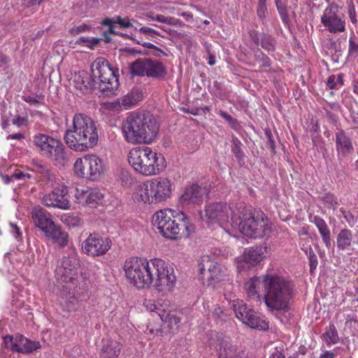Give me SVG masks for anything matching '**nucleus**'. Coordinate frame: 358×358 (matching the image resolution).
I'll use <instances>...</instances> for the list:
<instances>
[{"label":"nucleus","instance_id":"603ef678","mask_svg":"<svg viewBox=\"0 0 358 358\" xmlns=\"http://www.w3.org/2000/svg\"><path fill=\"white\" fill-rule=\"evenodd\" d=\"M90 29V27L89 25L86 24H82L78 26H74L70 29L69 32L71 35L76 36Z\"/></svg>","mask_w":358,"mask_h":358},{"label":"nucleus","instance_id":"0eeeda50","mask_svg":"<svg viewBox=\"0 0 358 358\" xmlns=\"http://www.w3.org/2000/svg\"><path fill=\"white\" fill-rule=\"evenodd\" d=\"M127 160L134 170L144 176L159 175L166 168L162 155L148 146L134 148L128 153Z\"/></svg>","mask_w":358,"mask_h":358},{"label":"nucleus","instance_id":"6e6d98bb","mask_svg":"<svg viewBox=\"0 0 358 358\" xmlns=\"http://www.w3.org/2000/svg\"><path fill=\"white\" fill-rule=\"evenodd\" d=\"M218 114L222 117H223L229 123V124L231 127H234L238 124V121L236 119H234L231 115L228 114L227 113H226L223 110H220Z\"/></svg>","mask_w":358,"mask_h":358},{"label":"nucleus","instance_id":"dca6fc26","mask_svg":"<svg viewBox=\"0 0 358 358\" xmlns=\"http://www.w3.org/2000/svg\"><path fill=\"white\" fill-rule=\"evenodd\" d=\"M321 23L328 32L336 34L346 31L345 16L339 10V6L331 2L327 5L322 12Z\"/></svg>","mask_w":358,"mask_h":358},{"label":"nucleus","instance_id":"b1692460","mask_svg":"<svg viewBox=\"0 0 358 358\" xmlns=\"http://www.w3.org/2000/svg\"><path fill=\"white\" fill-rule=\"evenodd\" d=\"M103 25L108 27V31L110 34H117L115 31L116 25L123 29L132 28L134 30L138 29V25L140 23L134 18H131L129 16H120L117 15L112 18L106 17L101 22Z\"/></svg>","mask_w":358,"mask_h":358},{"label":"nucleus","instance_id":"7c9ffc66","mask_svg":"<svg viewBox=\"0 0 358 358\" xmlns=\"http://www.w3.org/2000/svg\"><path fill=\"white\" fill-rule=\"evenodd\" d=\"M336 146L338 152L344 155L353 149L350 138L343 130H339L336 133Z\"/></svg>","mask_w":358,"mask_h":358},{"label":"nucleus","instance_id":"3c124183","mask_svg":"<svg viewBox=\"0 0 358 358\" xmlns=\"http://www.w3.org/2000/svg\"><path fill=\"white\" fill-rule=\"evenodd\" d=\"M241 143L238 139L233 141L231 152L237 159H241L243 157V152L241 150Z\"/></svg>","mask_w":358,"mask_h":358},{"label":"nucleus","instance_id":"680f3d73","mask_svg":"<svg viewBox=\"0 0 358 358\" xmlns=\"http://www.w3.org/2000/svg\"><path fill=\"white\" fill-rule=\"evenodd\" d=\"M308 239L301 240L299 242L301 249L306 253L308 254L310 250H313L311 246L308 244Z\"/></svg>","mask_w":358,"mask_h":358},{"label":"nucleus","instance_id":"e2e57ef3","mask_svg":"<svg viewBox=\"0 0 358 358\" xmlns=\"http://www.w3.org/2000/svg\"><path fill=\"white\" fill-rule=\"evenodd\" d=\"M265 135L267 138L270 148L273 151L275 150V145L271 131L270 130H266Z\"/></svg>","mask_w":358,"mask_h":358},{"label":"nucleus","instance_id":"f704fd0d","mask_svg":"<svg viewBox=\"0 0 358 358\" xmlns=\"http://www.w3.org/2000/svg\"><path fill=\"white\" fill-rule=\"evenodd\" d=\"M20 337L21 335H16L15 336L7 335L3 337V345L4 347L7 349H10L12 351L17 352L19 351V343H20Z\"/></svg>","mask_w":358,"mask_h":358},{"label":"nucleus","instance_id":"393cba45","mask_svg":"<svg viewBox=\"0 0 358 358\" xmlns=\"http://www.w3.org/2000/svg\"><path fill=\"white\" fill-rule=\"evenodd\" d=\"M207 194L206 189L197 185L187 187L180 196V201L183 205L199 204L203 202Z\"/></svg>","mask_w":358,"mask_h":358},{"label":"nucleus","instance_id":"0e129e2a","mask_svg":"<svg viewBox=\"0 0 358 358\" xmlns=\"http://www.w3.org/2000/svg\"><path fill=\"white\" fill-rule=\"evenodd\" d=\"M22 99L30 105H36L40 103V101L37 99L30 95L23 96Z\"/></svg>","mask_w":358,"mask_h":358},{"label":"nucleus","instance_id":"49530a36","mask_svg":"<svg viewBox=\"0 0 358 358\" xmlns=\"http://www.w3.org/2000/svg\"><path fill=\"white\" fill-rule=\"evenodd\" d=\"M32 177L31 173L28 172H24L20 169H15L14 173L12 174V178L16 180H27Z\"/></svg>","mask_w":358,"mask_h":358},{"label":"nucleus","instance_id":"bb28decb","mask_svg":"<svg viewBox=\"0 0 358 358\" xmlns=\"http://www.w3.org/2000/svg\"><path fill=\"white\" fill-rule=\"evenodd\" d=\"M74 87L81 94H86L94 87L96 80L85 71L76 73L71 78Z\"/></svg>","mask_w":358,"mask_h":358},{"label":"nucleus","instance_id":"aec40b11","mask_svg":"<svg viewBox=\"0 0 358 358\" xmlns=\"http://www.w3.org/2000/svg\"><path fill=\"white\" fill-rule=\"evenodd\" d=\"M233 208L225 203H215L206 206L205 217L210 223H218L221 227L227 224L232 215H236Z\"/></svg>","mask_w":358,"mask_h":358},{"label":"nucleus","instance_id":"423d86ee","mask_svg":"<svg viewBox=\"0 0 358 358\" xmlns=\"http://www.w3.org/2000/svg\"><path fill=\"white\" fill-rule=\"evenodd\" d=\"M176 187L168 177L160 176L138 185L134 194V199L144 204L156 205L170 199Z\"/></svg>","mask_w":358,"mask_h":358},{"label":"nucleus","instance_id":"8fccbe9b","mask_svg":"<svg viewBox=\"0 0 358 358\" xmlns=\"http://www.w3.org/2000/svg\"><path fill=\"white\" fill-rule=\"evenodd\" d=\"M255 57L257 60H259L262 63L263 67H268L271 66L270 59L260 50L257 52Z\"/></svg>","mask_w":358,"mask_h":358},{"label":"nucleus","instance_id":"79ce46f5","mask_svg":"<svg viewBox=\"0 0 358 358\" xmlns=\"http://www.w3.org/2000/svg\"><path fill=\"white\" fill-rule=\"evenodd\" d=\"M100 40L96 38H89V37H80L77 41L76 43L79 45H85L90 48H93L94 46L98 45Z\"/></svg>","mask_w":358,"mask_h":358},{"label":"nucleus","instance_id":"a18cd8bd","mask_svg":"<svg viewBox=\"0 0 358 358\" xmlns=\"http://www.w3.org/2000/svg\"><path fill=\"white\" fill-rule=\"evenodd\" d=\"M11 122L18 128L26 127L29 124V120L27 116L17 115L12 119Z\"/></svg>","mask_w":358,"mask_h":358},{"label":"nucleus","instance_id":"c85d7f7f","mask_svg":"<svg viewBox=\"0 0 358 358\" xmlns=\"http://www.w3.org/2000/svg\"><path fill=\"white\" fill-rule=\"evenodd\" d=\"M122 345L120 342L103 339L99 356L101 358H117L121 352Z\"/></svg>","mask_w":358,"mask_h":358},{"label":"nucleus","instance_id":"a19ab883","mask_svg":"<svg viewBox=\"0 0 358 358\" xmlns=\"http://www.w3.org/2000/svg\"><path fill=\"white\" fill-rule=\"evenodd\" d=\"M343 85V80L342 74L331 75L330 76L327 82V85L331 89H336L338 85L342 86Z\"/></svg>","mask_w":358,"mask_h":358},{"label":"nucleus","instance_id":"09e8293b","mask_svg":"<svg viewBox=\"0 0 358 358\" xmlns=\"http://www.w3.org/2000/svg\"><path fill=\"white\" fill-rule=\"evenodd\" d=\"M348 51L350 55L358 53V41L354 34L349 39Z\"/></svg>","mask_w":358,"mask_h":358},{"label":"nucleus","instance_id":"2eb2a0df","mask_svg":"<svg viewBox=\"0 0 358 358\" xmlns=\"http://www.w3.org/2000/svg\"><path fill=\"white\" fill-rule=\"evenodd\" d=\"M233 308L236 317L250 328L264 331L269 328V322L266 319L249 308L243 301H234Z\"/></svg>","mask_w":358,"mask_h":358},{"label":"nucleus","instance_id":"864d4df0","mask_svg":"<svg viewBox=\"0 0 358 358\" xmlns=\"http://www.w3.org/2000/svg\"><path fill=\"white\" fill-rule=\"evenodd\" d=\"M348 16H349V18H350L351 22L353 24H357V13H356L355 5L352 3V1H351L350 3L348 4Z\"/></svg>","mask_w":358,"mask_h":358},{"label":"nucleus","instance_id":"f257e3e1","mask_svg":"<svg viewBox=\"0 0 358 358\" xmlns=\"http://www.w3.org/2000/svg\"><path fill=\"white\" fill-rule=\"evenodd\" d=\"M265 288L264 300L271 310H284L289 308L293 297V285L289 280L275 274L254 276L245 282L244 289L248 296L257 302L262 299L261 291Z\"/></svg>","mask_w":358,"mask_h":358},{"label":"nucleus","instance_id":"4468645a","mask_svg":"<svg viewBox=\"0 0 358 358\" xmlns=\"http://www.w3.org/2000/svg\"><path fill=\"white\" fill-rule=\"evenodd\" d=\"M130 73L132 76L148 77L162 79L167 74L164 64L159 59L139 58L130 64Z\"/></svg>","mask_w":358,"mask_h":358},{"label":"nucleus","instance_id":"39448f33","mask_svg":"<svg viewBox=\"0 0 358 358\" xmlns=\"http://www.w3.org/2000/svg\"><path fill=\"white\" fill-rule=\"evenodd\" d=\"M237 211L236 215L231 217V223L243 235L255 239L270 235L271 222L263 211L246 206H240Z\"/></svg>","mask_w":358,"mask_h":358},{"label":"nucleus","instance_id":"c756f323","mask_svg":"<svg viewBox=\"0 0 358 358\" xmlns=\"http://www.w3.org/2000/svg\"><path fill=\"white\" fill-rule=\"evenodd\" d=\"M310 222L313 223L317 228L326 248H330L331 245V232L325 220L318 215H315L310 217Z\"/></svg>","mask_w":358,"mask_h":358},{"label":"nucleus","instance_id":"7ed1b4c3","mask_svg":"<svg viewBox=\"0 0 358 358\" xmlns=\"http://www.w3.org/2000/svg\"><path fill=\"white\" fill-rule=\"evenodd\" d=\"M158 131L159 125L156 120L149 113L131 112L122 123L124 139L132 145L151 143Z\"/></svg>","mask_w":358,"mask_h":358},{"label":"nucleus","instance_id":"6ab92c4d","mask_svg":"<svg viewBox=\"0 0 358 358\" xmlns=\"http://www.w3.org/2000/svg\"><path fill=\"white\" fill-rule=\"evenodd\" d=\"M269 248L266 244L256 245L245 248L241 256L237 258V268L240 271L245 267L256 266L267 256Z\"/></svg>","mask_w":358,"mask_h":358},{"label":"nucleus","instance_id":"a211bd4d","mask_svg":"<svg viewBox=\"0 0 358 358\" xmlns=\"http://www.w3.org/2000/svg\"><path fill=\"white\" fill-rule=\"evenodd\" d=\"M112 245L110 238L98 233L90 234L83 242L81 248L83 253L96 257L106 255Z\"/></svg>","mask_w":358,"mask_h":358},{"label":"nucleus","instance_id":"1a4fd4ad","mask_svg":"<svg viewBox=\"0 0 358 358\" xmlns=\"http://www.w3.org/2000/svg\"><path fill=\"white\" fill-rule=\"evenodd\" d=\"M31 215L35 226L42 231L46 237L60 247L67 245L68 234L55 223L50 213L42 207L37 206L32 209Z\"/></svg>","mask_w":358,"mask_h":358},{"label":"nucleus","instance_id":"f3484780","mask_svg":"<svg viewBox=\"0 0 358 358\" xmlns=\"http://www.w3.org/2000/svg\"><path fill=\"white\" fill-rule=\"evenodd\" d=\"M198 268L199 280L204 285L214 286L220 281L221 267L210 256H201L199 260Z\"/></svg>","mask_w":358,"mask_h":358},{"label":"nucleus","instance_id":"f03ea898","mask_svg":"<svg viewBox=\"0 0 358 358\" xmlns=\"http://www.w3.org/2000/svg\"><path fill=\"white\" fill-rule=\"evenodd\" d=\"M152 222L158 233L167 240L187 239L195 231L194 225L187 215L170 208L157 210Z\"/></svg>","mask_w":358,"mask_h":358},{"label":"nucleus","instance_id":"774afa93","mask_svg":"<svg viewBox=\"0 0 358 358\" xmlns=\"http://www.w3.org/2000/svg\"><path fill=\"white\" fill-rule=\"evenodd\" d=\"M320 358H335V355L331 351L326 350L320 355Z\"/></svg>","mask_w":358,"mask_h":358},{"label":"nucleus","instance_id":"9d476101","mask_svg":"<svg viewBox=\"0 0 358 358\" xmlns=\"http://www.w3.org/2000/svg\"><path fill=\"white\" fill-rule=\"evenodd\" d=\"M93 79L99 83V90L108 95L113 94L119 86V80L115 70L107 59L97 58L92 65Z\"/></svg>","mask_w":358,"mask_h":358},{"label":"nucleus","instance_id":"4d7b16f0","mask_svg":"<svg viewBox=\"0 0 358 358\" xmlns=\"http://www.w3.org/2000/svg\"><path fill=\"white\" fill-rule=\"evenodd\" d=\"M339 212L341 213L342 217L345 218L349 224H351L354 222V216L350 210H347L343 208H341L339 209Z\"/></svg>","mask_w":358,"mask_h":358},{"label":"nucleus","instance_id":"412c9836","mask_svg":"<svg viewBox=\"0 0 358 358\" xmlns=\"http://www.w3.org/2000/svg\"><path fill=\"white\" fill-rule=\"evenodd\" d=\"M80 267V260L75 249L68 256H64L60 266L56 268V275L64 282H71L76 278Z\"/></svg>","mask_w":358,"mask_h":358},{"label":"nucleus","instance_id":"20e7f679","mask_svg":"<svg viewBox=\"0 0 358 358\" xmlns=\"http://www.w3.org/2000/svg\"><path fill=\"white\" fill-rule=\"evenodd\" d=\"M64 138L69 148L76 152H85L94 148L99 139L95 122L84 113L75 114Z\"/></svg>","mask_w":358,"mask_h":358},{"label":"nucleus","instance_id":"4c0bfd02","mask_svg":"<svg viewBox=\"0 0 358 358\" xmlns=\"http://www.w3.org/2000/svg\"><path fill=\"white\" fill-rule=\"evenodd\" d=\"M322 200L326 208L333 209L334 210H336L339 205L338 198L330 192L325 194L322 196Z\"/></svg>","mask_w":358,"mask_h":358},{"label":"nucleus","instance_id":"37998d69","mask_svg":"<svg viewBox=\"0 0 358 358\" xmlns=\"http://www.w3.org/2000/svg\"><path fill=\"white\" fill-rule=\"evenodd\" d=\"M267 0H258L257 7V15L259 19L264 20L266 19L268 13V8L266 5Z\"/></svg>","mask_w":358,"mask_h":358},{"label":"nucleus","instance_id":"ea45409f","mask_svg":"<svg viewBox=\"0 0 358 358\" xmlns=\"http://www.w3.org/2000/svg\"><path fill=\"white\" fill-rule=\"evenodd\" d=\"M143 306L147 310L156 313L158 315V309H159V307L166 308V303H156L153 300L145 299Z\"/></svg>","mask_w":358,"mask_h":358},{"label":"nucleus","instance_id":"13d9d810","mask_svg":"<svg viewBox=\"0 0 358 358\" xmlns=\"http://www.w3.org/2000/svg\"><path fill=\"white\" fill-rule=\"evenodd\" d=\"M249 36L252 41L257 45H259V42L261 41V34L259 33L258 31L255 29H251L248 32Z\"/></svg>","mask_w":358,"mask_h":358},{"label":"nucleus","instance_id":"69168bd1","mask_svg":"<svg viewBox=\"0 0 358 358\" xmlns=\"http://www.w3.org/2000/svg\"><path fill=\"white\" fill-rule=\"evenodd\" d=\"M25 138L24 135L22 133H17L13 134H9L7 137V140H22Z\"/></svg>","mask_w":358,"mask_h":358},{"label":"nucleus","instance_id":"72a5a7b5","mask_svg":"<svg viewBox=\"0 0 358 358\" xmlns=\"http://www.w3.org/2000/svg\"><path fill=\"white\" fill-rule=\"evenodd\" d=\"M19 351L22 353H30L40 348L38 342L31 341L22 335L20 337Z\"/></svg>","mask_w":358,"mask_h":358},{"label":"nucleus","instance_id":"338daca9","mask_svg":"<svg viewBox=\"0 0 358 358\" xmlns=\"http://www.w3.org/2000/svg\"><path fill=\"white\" fill-rule=\"evenodd\" d=\"M11 231L13 234L15 235V237L17 238L21 236V231L20 228L17 226V224L11 223L10 224Z\"/></svg>","mask_w":358,"mask_h":358},{"label":"nucleus","instance_id":"f8f14e48","mask_svg":"<svg viewBox=\"0 0 358 358\" xmlns=\"http://www.w3.org/2000/svg\"><path fill=\"white\" fill-rule=\"evenodd\" d=\"M153 286L159 292H170L176 284V276L172 265L159 258H154Z\"/></svg>","mask_w":358,"mask_h":358},{"label":"nucleus","instance_id":"c03bdc74","mask_svg":"<svg viewBox=\"0 0 358 358\" xmlns=\"http://www.w3.org/2000/svg\"><path fill=\"white\" fill-rule=\"evenodd\" d=\"M155 19H156V21L157 22L173 26L178 25L181 22L179 19L175 18L173 17L165 16L163 15H156Z\"/></svg>","mask_w":358,"mask_h":358},{"label":"nucleus","instance_id":"ddd939ff","mask_svg":"<svg viewBox=\"0 0 358 358\" xmlns=\"http://www.w3.org/2000/svg\"><path fill=\"white\" fill-rule=\"evenodd\" d=\"M33 143L47 157H51L57 164H64L67 160L63 143L48 135L37 134L33 137Z\"/></svg>","mask_w":358,"mask_h":358},{"label":"nucleus","instance_id":"5fc2aeb1","mask_svg":"<svg viewBox=\"0 0 358 358\" xmlns=\"http://www.w3.org/2000/svg\"><path fill=\"white\" fill-rule=\"evenodd\" d=\"M135 31H138L145 35L150 36H154L155 35H159V33L157 31H156L152 28H150V27H141V24L139 25H138V29L135 30Z\"/></svg>","mask_w":358,"mask_h":358},{"label":"nucleus","instance_id":"e433bc0d","mask_svg":"<svg viewBox=\"0 0 358 358\" xmlns=\"http://www.w3.org/2000/svg\"><path fill=\"white\" fill-rule=\"evenodd\" d=\"M262 48L267 52H274L275 50V41L274 39L264 33H261V41L259 42Z\"/></svg>","mask_w":358,"mask_h":358},{"label":"nucleus","instance_id":"6e6552de","mask_svg":"<svg viewBox=\"0 0 358 358\" xmlns=\"http://www.w3.org/2000/svg\"><path fill=\"white\" fill-rule=\"evenodd\" d=\"M154 259H147L132 257L125 260L123 265L124 275L128 282L138 289L150 288L153 284Z\"/></svg>","mask_w":358,"mask_h":358},{"label":"nucleus","instance_id":"c9c22d12","mask_svg":"<svg viewBox=\"0 0 358 358\" xmlns=\"http://www.w3.org/2000/svg\"><path fill=\"white\" fill-rule=\"evenodd\" d=\"M61 308L64 312H76L80 308V303L74 298H69L61 303Z\"/></svg>","mask_w":358,"mask_h":358},{"label":"nucleus","instance_id":"4be33fe9","mask_svg":"<svg viewBox=\"0 0 358 358\" xmlns=\"http://www.w3.org/2000/svg\"><path fill=\"white\" fill-rule=\"evenodd\" d=\"M68 189L64 185H58L42 198L43 203L48 207L67 210L70 208Z\"/></svg>","mask_w":358,"mask_h":358},{"label":"nucleus","instance_id":"cd10ccee","mask_svg":"<svg viewBox=\"0 0 358 358\" xmlns=\"http://www.w3.org/2000/svg\"><path fill=\"white\" fill-rule=\"evenodd\" d=\"M143 99V90L139 88H133L126 95L118 99L117 103L124 109H129L136 106Z\"/></svg>","mask_w":358,"mask_h":358},{"label":"nucleus","instance_id":"de8ad7c7","mask_svg":"<svg viewBox=\"0 0 358 358\" xmlns=\"http://www.w3.org/2000/svg\"><path fill=\"white\" fill-rule=\"evenodd\" d=\"M306 255H308L309 260L310 273H313L317 266V257L315 253L314 252L313 250H310Z\"/></svg>","mask_w":358,"mask_h":358},{"label":"nucleus","instance_id":"5701e85b","mask_svg":"<svg viewBox=\"0 0 358 358\" xmlns=\"http://www.w3.org/2000/svg\"><path fill=\"white\" fill-rule=\"evenodd\" d=\"M74 198L75 202L77 203L90 208H96L103 204L104 194L97 187L86 189L76 187Z\"/></svg>","mask_w":358,"mask_h":358},{"label":"nucleus","instance_id":"9b49d317","mask_svg":"<svg viewBox=\"0 0 358 358\" xmlns=\"http://www.w3.org/2000/svg\"><path fill=\"white\" fill-rule=\"evenodd\" d=\"M106 171V166L103 159L94 154L78 158L73 164L75 175L78 178L91 181L101 178Z\"/></svg>","mask_w":358,"mask_h":358},{"label":"nucleus","instance_id":"bf43d9fd","mask_svg":"<svg viewBox=\"0 0 358 358\" xmlns=\"http://www.w3.org/2000/svg\"><path fill=\"white\" fill-rule=\"evenodd\" d=\"M212 315L215 320H223L224 311L222 308L217 306L214 308Z\"/></svg>","mask_w":358,"mask_h":358},{"label":"nucleus","instance_id":"58836bf2","mask_svg":"<svg viewBox=\"0 0 358 358\" xmlns=\"http://www.w3.org/2000/svg\"><path fill=\"white\" fill-rule=\"evenodd\" d=\"M275 4L282 22H287V0H275Z\"/></svg>","mask_w":358,"mask_h":358},{"label":"nucleus","instance_id":"a878e982","mask_svg":"<svg viewBox=\"0 0 358 358\" xmlns=\"http://www.w3.org/2000/svg\"><path fill=\"white\" fill-rule=\"evenodd\" d=\"M180 315V311L176 309H171L167 304L166 308L159 307L158 309V316L169 329H178L181 321Z\"/></svg>","mask_w":358,"mask_h":358},{"label":"nucleus","instance_id":"473e14b6","mask_svg":"<svg viewBox=\"0 0 358 358\" xmlns=\"http://www.w3.org/2000/svg\"><path fill=\"white\" fill-rule=\"evenodd\" d=\"M321 337L328 346L336 344L339 342L338 331L333 323H329V327L326 329Z\"/></svg>","mask_w":358,"mask_h":358},{"label":"nucleus","instance_id":"052dcab7","mask_svg":"<svg viewBox=\"0 0 358 358\" xmlns=\"http://www.w3.org/2000/svg\"><path fill=\"white\" fill-rule=\"evenodd\" d=\"M39 168L41 170V172L43 174V177L44 178H47V180H53V179L55 178V175L52 173L49 169H46L43 166H41Z\"/></svg>","mask_w":358,"mask_h":358},{"label":"nucleus","instance_id":"2f4dec72","mask_svg":"<svg viewBox=\"0 0 358 358\" xmlns=\"http://www.w3.org/2000/svg\"><path fill=\"white\" fill-rule=\"evenodd\" d=\"M353 234L352 231L348 229H341L336 236V246L338 250H348L352 243Z\"/></svg>","mask_w":358,"mask_h":358}]
</instances>
